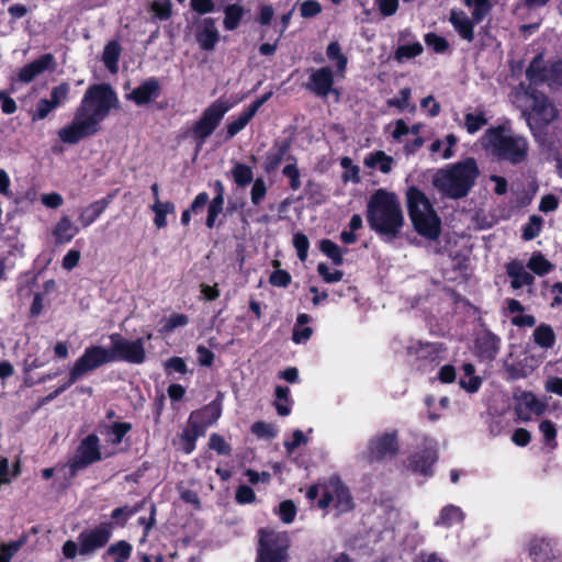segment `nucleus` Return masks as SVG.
<instances>
[{"instance_id":"f257e3e1","label":"nucleus","mask_w":562,"mask_h":562,"mask_svg":"<svg viewBox=\"0 0 562 562\" xmlns=\"http://www.w3.org/2000/svg\"><path fill=\"white\" fill-rule=\"evenodd\" d=\"M117 105V97L109 85L90 86L83 94L80 106L69 125L58 131L63 143L77 144L98 132L100 123Z\"/></svg>"},{"instance_id":"f03ea898","label":"nucleus","mask_w":562,"mask_h":562,"mask_svg":"<svg viewBox=\"0 0 562 562\" xmlns=\"http://www.w3.org/2000/svg\"><path fill=\"white\" fill-rule=\"evenodd\" d=\"M367 220L375 233L395 238L404 224L401 202L396 194L378 190L368 202Z\"/></svg>"},{"instance_id":"7ed1b4c3","label":"nucleus","mask_w":562,"mask_h":562,"mask_svg":"<svg viewBox=\"0 0 562 562\" xmlns=\"http://www.w3.org/2000/svg\"><path fill=\"white\" fill-rule=\"evenodd\" d=\"M482 147L501 160L518 165L527 159L529 143L504 126L488 128L480 138Z\"/></svg>"},{"instance_id":"20e7f679","label":"nucleus","mask_w":562,"mask_h":562,"mask_svg":"<svg viewBox=\"0 0 562 562\" xmlns=\"http://www.w3.org/2000/svg\"><path fill=\"white\" fill-rule=\"evenodd\" d=\"M479 176V168L473 158H467L434 176V186L445 195L458 199L468 194Z\"/></svg>"},{"instance_id":"39448f33","label":"nucleus","mask_w":562,"mask_h":562,"mask_svg":"<svg viewBox=\"0 0 562 562\" xmlns=\"http://www.w3.org/2000/svg\"><path fill=\"white\" fill-rule=\"evenodd\" d=\"M515 102L521 109L530 127H543L554 122L559 116V110L544 94L536 93L520 87L515 93Z\"/></svg>"},{"instance_id":"423d86ee","label":"nucleus","mask_w":562,"mask_h":562,"mask_svg":"<svg viewBox=\"0 0 562 562\" xmlns=\"http://www.w3.org/2000/svg\"><path fill=\"white\" fill-rule=\"evenodd\" d=\"M407 204L415 229L429 239H436L440 234V220L427 196L420 190L411 188Z\"/></svg>"},{"instance_id":"0eeeda50","label":"nucleus","mask_w":562,"mask_h":562,"mask_svg":"<svg viewBox=\"0 0 562 562\" xmlns=\"http://www.w3.org/2000/svg\"><path fill=\"white\" fill-rule=\"evenodd\" d=\"M112 535L111 524H101L92 530L82 531L77 539V542L67 540L63 544V554L67 559H75L79 555H91L98 549L105 546Z\"/></svg>"},{"instance_id":"6e6552de","label":"nucleus","mask_w":562,"mask_h":562,"mask_svg":"<svg viewBox=\"0 0 562 562\" xmlns=\"http://www.w3.org/2000/svg\"><path fill=\"white\" fill-rule=\"evenodd\" d=\"M290 540L285 532L262 529L259 531L257 562H288Z\"/></svg>"},{"instance_id":"1a4fd4ad","label":"nucleus","mask_w":562,"mask_h":562,"mask_svg":"<svg viewBox=\"0 0 562 562\" xmlns=\"http://www.w3.org/2000/svg\"><path fill=\"white\" fill-rule=\"evenodd\" d=\"M231 108V102L221 98L203 111L201 117L194 123L192 128V136L196 139L198 147H202L206 138L217 128L222 119Z\"/></svg>"},{"instance_id":"9d476101","label":"nucleus","mask_w":562,"mask_h":562,"mask_svg":"<svg viewBox=\"0 0 562 562\" xmlns=\"http://www.w3.org/2000/svg\"><path fill=\"white\" fill-rule=\"evenodd\" d=\"M112 347L109 350L111 362L124 361L132 364H140L146 360L145 339L130 340L120 334L110 335Z\"/></svg>"},{"instance_id":"9b49d317","label":"nucleus","mask_w":562,"mask_h":562,"mask_svg":"<svg viewBox=\"0 0 562 562\" xmlns=\"http://www.w3.org/2000/svg\"><path fill=\"white\" fill-rule=\"evenodd\" d=\"M111 362L109 350L101 346H91L85 349L69 371L70 383H76L90 371H93L104 363Z\"/></svg>"},{"instance_id":"f8f14e48","label":"nucleus","mask_w":562,"mask_h":562,"mask_svg":"<svg viewBox=\"0 0 562 562\" xmlns=\"http://www.w3.org/2000/svg\"><path fill=\"white\" fill-rule=\"evenodd\" d=\"M333 505L339 513H346L352 508V498L348 488L337 477L329 479L322 485V497L318 499L319 508Z\"/></svg>"},{"instance_id":"ddd939ff","label":"nucleus","mask_w":562,"mask_h":562,"mask_svg":"<svg viewBox=\"0 0 562 562\" xmlns=\"http://www.w3.org/2000/svg\"><path fill=\"white\" fill-rule=\"evenodd\" d=\"M526 76L533 85L546 82L551 87L560 86L562 85V61L546 66L542 56H537L527 68Z\"/></svg>"},{"instance_id":"4468645a","label":"nucleus","mask_w":562,"mask_h":562,"mask_svg":"<svg viewBox=\"0 0 562 562\" xmlns=\"http://www.w3.org/2000/svg\"><path fill=\"white\" fill-rule=\"evenodd\" d=\"M101 458L99 439L97 436L90 435L81 441L76 456L68 462L67 468L70 475L74 476L79 470L99 461Z\"/></svg>"},{"instance_id":"2eb2a0df","label":"nucleus","mask_w":562,"mask_h":562,"mask_svg":"<svg viewBox=\"0 0 562 562\" xmlns=\"http://www.w3.org/2000/svg\"><path fill=\"white\" fill-rule=\"evenodd\" d=\"M400 450L397 431L381 432L372 437L368 445V453L371 460L391 459Z\"/></svg>"},{"instance_id":"dca6fc26","label":"nucleus","mask_w":562,"mask_h":562,"mask_svg":"<svg viewBox=\"0 0 562 562\" xmlns=\"http://www.w3.org/2000/svg\"><path fill=\"white\" fill-rule=\"evenodd\" d=\"M336 71L328 66L312 69L310 71L308 82L306 88L317 97L326 98L331 92H335L334 77Z\"/></svg>"},{"instance_id":"f3484780","label":"nucleus","mask_w":562,"mask_h":562,"mask_svg":"<svg viewBox=\"0 0 562 562\" xmlns=\"http://www.w3.org/2000/svg\"><path fill=\"white\" fill-rule=\"evenodd\" d=\"M528 555L532 562H560V551L544 538H532L528 542Z\"/></svg>"},{"instance_id":"a211bd4d","label":"nucleus","mask_w":562,"mask_h":562,"mask_svg":"<svg viewBox=\"0 0 562 562\" xmlns=\"http://www.w3.org/2000/svg\"><path fill=\"white\" fill-rule=\"evenodd\" d=\"M527 269L521 260H512L506 265V273L510 278V288L513 290L516 291L527 286L528 292L532 293L531 286L533 285L535 277Z\"/></svg>"},{"instance_id":"6ab92c4d","label":"nucleus","mask_w":562,"mask_h":562,"mask_svg":"<svg viewBox=\"0 0 562 562\" xmlns=\"http://www.w3.org/2000/svg\"><path fill=\"white\" fill-rule=\"evenodd\" d=\"M516 409L522 420H528L531 414L542 415L547 409V404L540 401L532 392L525 391L517 397Z\"/></svg>"},{"instance_id":"aec40b11","label":"nucleus","mask_w":562,"mask_h":562,"mask_svg":"<svg viewBox=\"0 0 562 562\" xmlns=\"http://www.w3.org/2000/svg\"><path fill=\"white\" fill-rule=\"evenodd\" d=\"M220 41V32L213 19L206 18L198 24L196 42L201 49L213 50Z\"/></svg>"},{"instance_id":"412c9836","label":"nucleus","mask_w":562,"mask_h":562,"mask_svg":"<svg viewBox=\"0 0 562 562\" xmlns=\"http://www.w3.org/2000/svg\"><path fill=\"white\" fill-rule=\"evenodd\" d=\"M55 58L52 54H45L32 63L22 67L18 74L20 81L29 83L47 69H53Z\"/></svg>"},{"instance_id":"4be33fe9","label":"nucleus","mask_w":562,"mask_h":562,"mask_svg":"<svg viewBox=\"0 0 562 562\" xmlns=\"http://www.w3.org/2000/svg\"><path fill=\"white\" fill-rule=\"evenodd\" d=\"M449 22L453 26L454 31L467 42L474 40V22L473 18H469L468 14L458 9H452L449 14Z\"/></svg>"},{"instance_id":"5701e85b","label":"nucleus","mask_w":562,"mask_h":562,"mask_svg":"<svg viewBox=\"0 0 562 562\" xmlns=\"http://www.w3.org/2000/svg\"><path fill=\"white\" fill-rule=\"evenodd\" d=\"M437 460V451L432 441H429V445L420 452H416L409 462V467L412 470L416 472H420L423 474H428L430 468Z\"/></svg>"},{"instance_id":"b1692460","label":"nucleus","mask_w":562,"mask_h":562,"mask_svg":"<svg viewBox=\"0 0 562 562\" xmlns=\"http://www.w3.org/2000/svg\"><path fill=\"white\" fill-rule=\"evenodd\" d=\"M159 82L156 78H149L135 88L127 98L137 105L147 104L158 95Z\"/></svg>"},{"instance_id":"393cba45","label":"nucleus","mask_w":562,"mask_h":562,"mask_svg":"<svg viewBox=\"0 0 562 562\" xmlns=\"http://www.w3.org/2000/svg\"><path fill=\"white\" fill-rule=\"evenodd\" d=\"M290 149V143L284 140L281 143H276L274 146L269 150L266 156L263 168L266 171L270 172L276 170L283 160H286Z\"/></svg>"},{"instance_id":"a878e982","label":"nucleus","mask_w":562,"mask_h":562,"mask_svg":"<svg viewBox=\"0 0 562 562\" xmlns=\"http://www.w3.org/2000/svg\"><path fill=\"white\" fill-rule=\"evenodd\" d=\"M260 108V102L251 103L243 113L226 126V138L231 139L246 127Z\"/></svg>"},{"instance_id":"bb28decb","label":"nucleus","mask_w":562,"mask_h":562,"mask_svg":"<svg viewBox=\"0 0 562 562\" xmlns=\"http://www.w3.org/2000/svg\"><path fill=\"white\" fill-rule=\"evenodd\" d=\"M363 165L370 169H378L382 173H390L393 169L394 159L383 150H376L368 154L363 159Z\"/></svg>"},{"instance_id":"cd10ccee","label":"nucleus","mask_w":562,"mask_h":562,"mask_svg":"<svg viewBox=\"0 0 562 562\" xmlns=\"http://www.w3.org/2000/svg\"><path fill=\"white\" fill-rule=\"evenodd\" d=\"M112 196L109 195L101 200L94 201L87 207H85L79 216V221L83 227L91 225L108 207L111 203Z\"/></svg>"},{"instance_id":"c85d7f7f","label":"nucleus","mask_w":562,"mask_h":562,"mask_svg":"<svg viewBox=\"0 0 562 562\" xmlns=\"http://www.w3.org/2000/svg\"><path fill=\"white\" fill-rule=\"evenodd\" d=\"M326 56L335 66L336 76L345 78V72L348 65V57L341 52V46L338 42H330L326 47Z\"/></svg>"},{"instance_id":"c756f323","label":"nucleus","mask_w":562,"mask_h":562,"mask_svg":"<svg viewBox=\"0 0 562 562\" xmlns=\"http://www.w3.org/2000/svg\"><path fill=\"white\" fill-rule=\"evenodd\" d=\"M78 233V228L68 216H63L56 224L53 234L59 244L69 243Z\"/></svg>"},{"instance_id":"7c9ffc66","label":"nucleus","mask_w":562,"mask_h":562,"mask_svg":"<svg viewBox=\"0 0 562 562\" xmlns=\"http://www.w3.org/2000/svg\"><path fill=\"white\" fill-rule=\"evenodd\" d=\"M131 429L132 425L130 423H114L111 426L104 427L101 434L104 436L106 443L117 446Z\"/></svg>"},{"instance_id":"2f4dec72","label":"nucleus","mask_w":562,"mask_h":562,"mask_svg":"<svg viewBox=\"0 0 562 562\" xmlns=\"http://www.w3.org/2000/svg\"><path fill=\"white\" fill-rule=\"evenodd\" d=\"M533 341L542 349H551L555 344V334L548 324H540L532 333Z\"/></svg>"},{"instance_id":"473e14b6","label":"nucleus","mask_w":562,"mask_h":562,"mask_svg":"<svg viewBox=\"0 0 562 562\" xmlns=\"http://www.w3.org/2000/svg\"><path fill=\"white\" fill-rule=\"evenodd\" d=\"M464 519V513L456 505L445 506L439 514L437 526L451 527L452 525L460 524Z\"/></svg>"},{"instance_id":"72a5a7b5","label":"nucleus","mask_w":562,"mask_h":562,"mask_svg":"<svg viewBox=\"0 0 562 562\" xmlns=\"http://www.w3.org/2000/svg\"><path fill=\"white\" fill-rule=\"evenodd\" d=\"M121 55V47L116 42H110L105 45L102 53V61L110 72L116 74L119 59Z\"/></svg>"},{"instance_id":"f704fd0d","label":"nucleus","mask_w":562,"mask_h":562,"mask_svg":"<svg viewBox=\"0 0 562 562\" xmlns=\"http://www.w3.org/2000/svg\"><path fill=\"white\" fill-rule=\"evenodd\" d=\"M150 210L155 213L154 224L156 227L164 228L167 225L166 216L175 212V205L169 201L157 200L150 205Z\"/></svg>"},{"instance_id":"c9c22d12","label":"nucleus","mask_w":562,"mask_h":562,"mask_svg":"<svg viewBox=\"0 0 562 562\" xmlns=\"http://www.w3.org/2000/svg\"><path fill=\"white\" fill-rule=\"evenodd\" d=\"M244 14L245 9L240 4L235 3L227 5L224 9V27L228 31L235 30L239 25Z\"/></svg>"},{"instance_id":"e433bc0d","label":"nucleus","mask_w":562,"mask_h":562,"mask_svg":"<svg viewBox=\"0 0 562 562\" xmlns=\"http://www.w3.org/2000/svg\"><path fill=\"white\" fill-rule=\"evenodd\" d=\"M487 123L488 120L482 111L467 112L464 114L463 127L471 135L477 133Z\"/></svg>"},{"instance_id":"4c0bfd02","label":"nucleus","mask_w":562,"mask_h":562,"mask_svg":"<svg viewBox=\"0 0 562 562\" xmlns=\"http://www.w3.org/2000/svg\"><path fill=\"white\" fill-rule=\"evenodd\" d=\"M133 547L125 540H120L111 544L106 550V555L111 557L113 562H126L132 555Z\"/></svg>"},{"instance_id":"58836bf2","label":"nucleus","mask_w":562,"mask_h":562,"mask_svg":"<svg viewBox=\"0 0 562 562\" xmlns=\"http://www.w3.org/2000/svg\"><path fill=\"white\" fill-rule=\"evenodd\" d=\"M463 3L472 9L471 16L474 22L480 23L491 11L492 4L490 0H463Z\"/></svg>"},{"instance_id":"ea45409f","label":"nucleus","mask_w":562,"mask_h":562,"mask_svg":"<svg viewBox=\"0 0 562 562\" xmlns=\"http://www.w3.org/2000/svg\"><path fill=\"white\" fill-rule=\"evenodd\" d=\"M70 85L63 82L52 88L48 101L57 109L63 106L69 100Z\"/></svg>"},{"instance_id":"a19ab883","label":"nucleus","mask_w":562,"mask_h":562,"mask_svg":"<svg viewBox=\"0 0 562 562\" xmlns=\"http://www.w3.org/2000/svg\"><path fill=\"white\" fill-rule=\"evenodd\" d=\"M423 45L419 42L400 45L395 50V59L400 63L414 58L423 53Z\"/></svg>"},{"instance_id":"79ce46f5","label":"nucleus","mask_w":562,"mask_h":562,"mask_svg":"<svg viewBox=\"0 0 562 562\" xmlns=\"http://www.w3.org/2000/svg\"><path fill=\"white\" fill-rule=\"evenodd\" d=\"M288 164L282 170V173L289 178L290 188L296 191L301 188L300 171L296 166V159L294 157L286 158Z\"/></svg>"},{"instance_id":"37998d69","label":"nucleus","mask_w":562,"mask_h":562,"mask_svg":"<svg viewBox=\"0 0 562 562\" xmlns=\"http://www.w3.org/2000/svg\"><path fill=\"white\" fill-rule=\"evenodd\" d=\"M527 268L533 271L536 274L542 277L553 269V265L548 261L541 254H537L529 259Z\"/></svg>"},{"instance_id":"c03bdc74","label":"nucleus","mask_w":562,"mask_h":562,"mask_svg":"<svg viewBox=\"0 0 562 562\" xmlns=\"http://www.w3.org/2000/svg\"><path fill=\"white\" fill-rule=\"evenodd\" d=\"M232 175L234 178V181L239 187H245L249 184L254 179V173L250 167L244 165V164H236L234 168L232 169Z\"/></svg>"},{"instance_id":"a18cd8bd","label":"nucleus","mask_w":562,"mask_h":562,"mask_svg":"<svg viewBox=\"0 0 562 562\" xmlns=\"http://www.w3.org/2000/svg\"><path fill=\"white\" fill-rule=\"evenodd\" d=\"M190 423L192 424V428L184 430L180 438L181 449L187 454L191 453L194 450L195 440L199 436L198 425L193 422Z\"/></svg>"},{"instance_id":"49530a36","label":"nucleus","mask_w":562,"mask_h":562,"mask_svg":"<svg viewBox=\"0 0 562 562\" xmlns=\"http://www.w3.org/2000/svg\"><path fill=\"white\" fill-rule=\"evenodd\" d=\"M319 248L328 258L334 261L335 265L339 266L342 263V255L345 251H342L340 247L334 241L324 239L321 241Z\"/></svg>"},{"instance_id":"de8ad7c7","label":"nucleus","mask_w":562,"mask_h":562,"mask_svg":"<svg viewBox=\"0 0 562 562\" xmlns=\"http://www.w3.org/2000/svg\"><path fill=\"white\" fill-rule=\"evenodd\" d=\"M201 414L206 418V423L211 425L212 423L216 422L222 414L221 404L217 402H212L201 411ZM199 415L200 413H192L190 416V422H192Z\"/></svg>"},{"instance_id":"09e8293b","label":"nucleus","mask_w":562,"mask_h":562,"mask_svg":"<svg viewBox=\"0 0 562 562\" xmlns=\"http://www.w3.org/2000/svg\"><path fill=\"white\" fill-rule=\"evenodd\" d=\"M224 205V196L215 195L210 202L207 209L206 226L212 228L215 224L217 216L222 213Z\"/></svg>"},{"instance_id":"8fccbe9b","label":"nucleus","mask_w":562,"mask_h":562,"mask_svg":"<svg viewBox=\"0 0 562 562\" xmlns=\"http://www.w3.org/2000/svg\"><path fill=\"white\" fill-rule=\"evenodd\" d=\"M56 108L48 101V99H41L35 109L31 112L32 121H41L48 116Z\"/></svg>"},{"instance_id":"3c124183","label":"nucleus","mask_w":562,"mask_h":562,"mask_svg":"<svg viewBox=\"0 0 562 562\" xmlns=\"http://www.w3.org/2000/svg\"><path fill=\"white\" fill-rule=\"evenodd\" d=\"M267 194V184L263 178L255 179L250 191V200L254 205H259Z\"/></svg>"},{"instance_id":"603ef678","label":"nucleus","mask_w":562,"mask_h":562,"mask_svg":"<svg viewBox=\"0 0 562 562\" xmlns=\"http://www.w3.org/2000/svg\"><path fill=\"white\" fill-rule=\"evenodd\" d=\"M341 167L346 170L342 175L344 181L359 182V167L352 164L349 157H344L340 160Z\"/></svg>"},{"instance_id":"864d4df0","label":"nucleus","mask_w":562,"mask_h":562,"mask_svg":"<svg viewBox=\"0 0 562 562\" xmlns=\"http://www.w3.org/2000/svg\"><path fill=\"white\" fill-rule=\"evenodd\" d=\"M143 505H144V502H142L133 507L124 506V507L115 508L112 512L111 516L113 519H116V520L122 519L120 524L123 526L130 517H132L134 514L139 512V509L143 507Z\"/></svg>"},{"instance_id":"5fc2aeb1","label":"nucleus","mask_w":562,"mask_h":562,"mask_svg":"<svg viewBox=\"0 0 562 562\" xmlns=\"http://www.w3.org/2000/svg\"><path fill=\"white\" fill-rule=\"evenodd\" d=\"M189 323V317L184 314H171L168 318H166L162 331L170 333L175 330L177 327L186 326Z\"/></svg>"},{"instance_id":"6e6d98bb","label":"nucleus","mask_w":562,"mask_h":562,"mask_svg":"<svg viewBox=\"0 0 562 562\" xmlns=\"http://www.w3.org/2000/svg\"><path fill=\"white\" fill-rule=\"evenodd\" d=\"M322 11V5L316 0H305L300 4V14L304 19L314 18Z\"/></svg>"},{"instance_id":"4d7b16f0","label":"nucleus","mask_w":562,"mask_h":562,"mask_svg":"<svg viewBox=\"0 0 562 562\" xmlns=\"http://www.w3.org/2000/svg\"><path fill=\"white\" fill-rule=\"evenodd\" d=\"M22 541H11L0 544V562H10L14 554L21 549Z\"/></svg>"},{"instance_id":"13d9d810","label":"nucleus","mask_w":562,"mask_h":562,"mask_svg":"<svg viewBox=\"0 0 562 562\" xmlns=\"http://www.w3.org/2000/svg\"><path fill=\"white\" fill-rule=\"evenodd\" d=\"M542 220L536 215L529 218L528 224L524 228L522 236L526 240L536 238L541 231Z\"/></svg>"},{"instance_id":"bf43d9fd","label":"nucleus","mask_w":562,"mask_h":562,"mask_svg":"<svg viewBox=\"0 0 562 562\" xmlns=\"http://www.w3.org/2000/svg\"><path fill=\"white\" fill-rule=\"evenodd\" d=\"M543 440L547 445L555 446L557 429L552 422L544 419L539 425Z\"/></svg>"},{"instance_id":"052dcab7","label":"nucleus","mask_w":562,"mask_h":562,"mask_svg":"<svg viewBox=\"0 0 562 562\" xmlns=\"http://www.w3.org/2000/svg\"><path fill=\"white\" fill-rule=\"evenodd\" d=\"M293 245L296 249L299 258L302 261L306 260L310 247L308 238L302 233H296L293 237Z\"/></svg>"},{"instance_id":"680f3d73","label":"nucleus","mask_w":562,"mask_h":562,"mask_svg":"<svg viewBox=\"0 0 562 562\" xmlns=\"http://www.w3.org/2000/svg\"><path fill=\"white\" fill-rule=\"evenodd\" d=\"M317 271L327 283L339 282L344 276L340 270H330L329 267L325 263H319L317 266Z\"/></svg>"},{"instance_id":"e2e57ef3","label":"nucleus","mask_w":562,"mask_h":562,"mask_svg":"<svg viewBox=\"0 0 562 562\" xmlns=\"http://www.w3.org/2000/svg\"><path fill=\"white\" fill-rule=\"evenodd\" d=\"M409 99H411V89L409 88H403L397 98H393L387 100L389 106H394L400 110H405L409 106Z\"/></svg>"},{"instance_id":"0e129e2a","label":"nucleus","mask_w":562,"mask_h":562,"mask_svg":"<svg viewBox=\"0 0 562 562\" xmlns=\"http://www.w3.org/2000/svg\"><path fill=\"white\" fill-rule=\"evenodd\" d=\"M296 514L295 505L292 501H284L279 506V515L283 522L290 524L294 520Z\"/></svg>"},{"instance_id":"69168bd1","label":"nucleus","mask_w":562,"mask_h":562,"mask_svg":"<svg viewBox=\"0 0 562 562\" xmlns=\"http://www.w3.org/2000/svg\"><path fill=\"white\" fill-rule=\"evenodd\" d=\"M425 42L428 46L432 47L434 50L437 53H442L448 48L447 41L435 33L426 34Z\"/></svg>"},{"instance_id":"338daca9","label":"nucleus","mask_w":562,"mask_h":562,"mask_svg":"<svg viewBox=\"0 0 562 562\" xmlns=\"http://www.w3.org/2000/svg\"><path fill=\"white\" fill-rule=\"evenodd\" d=\"M209 446L220 454H228L231 452L229 445L220 435L213 434L210 437Z\"/></svg>"},{"instance_id":"774afa93","label":"nucleus","mask_w":562,"mask_h":562,"mask_svg":"<svg viewBox=\"0 0 562 562\" xmlns=\"http://www.w3.org/2000/svg\"><path fill=\"white\" fill-rule=\"evenodd\" d=\"M151 8H153V11L155 12V14L161 20H166L171 15L172 4L169 0L159 1V2L156 1L153 3Z\"/></svg>"}]
</instances>
